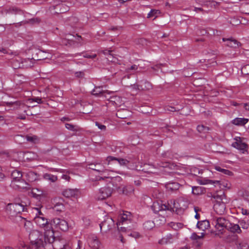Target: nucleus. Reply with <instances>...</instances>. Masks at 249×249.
Returning <instances> with one entry per match:
<instances>
[{"label": "nucleus", "instance_id": "1", "mask_svg": "<svg viewBox=\"0 0 249 249\" xmlns=\"http://www.w3.org/2000/svg\"><path fill=\"white\" fill-rule=\"evenodd\" d=\"M34 222L37 226L42 228L43 231V237L46 243L52 244L55 240L54 231L52 227V224L45 216L42 217H34Z\"/></svg>", "mask_w": 249, "mask_h": 249}, {"label": "nucleus", "instance_id": "2", "mask_svg": "<svg viewBox=\"0 0 249 249\" xmlns=\"http://www.w3.org/2000/svg\"><path fill=\"white\" fill-rule=\"evenodd\" d=\"M23 174L20 171L15 170L11 174V186L15 189H27L28 184L22 179Z\"/></svg>", "mask_w": 249, "mask_h": 249}, {"label": "nucleus", "instance_id": "3", "mask_svg": "<svg viewBox=\"0 0 249 249\" xmlns=\"http://www.w3.org/2000/svg\"><path fill=\"white\" fill-rule=\"evenodd\" d=\"M29 238L32 245L36 248H40L43 245L42 235L39 231L33 230L29 232Z\"/></svg>", "mask_w": 249, "mask_h": 249}, {"label": "nucleus", "instance_id": "4", "mask_svg": "<svg viewBox=\"0 0 249 249\" xmlns=\"http://www.w3.org/2000/svg\"><path fill=\"white\" fill-rule=\"evenodd\" d=\"M212 224L215 229L222 233V231L225 229H227L229 225V221L223 217L214 216L212 220Z\"/></svg>", "mask_w": 249, "mask_h": 249}, {"label": "nucleus", "instance_id": "5", "mask_svg": "<svg viewBox=\"0 0 249 249\" xmlns=\"http://www.w3.org/2000/svg\"><path fill=\"white\" fill-rule=\"evenodd\" d=\"M89 165L90 169L98 172L103 176L100 179H104L105 178H110L107 170L105 168L104 166L102 164L96 162L95 163H91Z\"/></svg>", "mask_w": 249, "mask_h": 249}, {"label": "nucleus", "instance_id": "6", "mask_svg": "<svg viewBox=\"0 0 249 249\" xmlns=\"http://www.w3.org/2000/svg\"><path fill=\"white\" fill-rule=\"evenodd\" d=\"M24 205L21 203H10L8 204L7 210L9 212V214L12 216H15L25 211Z\"/></svg>", "mask_w": 249, "mask_h": 249}, {"label": "nucleus", "instance_id": "7", "mask_svg": "<svg viewBox=\"0 0 249 249\" xmlns=\"http://www.w3.org/2000/svg\"><path fill=\"white\" fill-rule=\"evenodd\" d=\"M114 226V221L110 217H106L104 220L100 224L101 231L103 232H107Z\"/></svg>", "mask_w": 249, "mask_h": 249}, {"label": "nucleus", "instance_id": "8", "mask_svg": "<svg viewBox=\"0 0 249 249\" xmlns=\"http://www.w3.org/2000/svg\"><path fill=\"white\" fill-rule=\"evenodd\" d=\"M0 14L2 16L5 17L7 15H22L23 12L20 9L15 6H6L0 11Z\"/></svg>", "mask_w": 249, "mask_h": 249}, {"label": "nucleus", "instance_id": "9", "mask_svg": "<svg viewBox=\"0 0 249 249\" xmlns=\"http://www.w3.org/2000/svg\"><path fill=\"white\" fill-rule=\"evenodd\" d=\"M152 208L155 213L160 211L168 210L171 211L173 209L172 206L169 204L163 203L162 201H156L153 203Z\"/></svg>", "mask_w": 249, "mask_h": 249}, {"label": "nucleus", "instance_id": "10", "mask_svg": "<svg viewBox=\"0 0 249 249\" xmlns=\"http://www.w3.org/2000/svg\"><path fill=\"white\" fill-rule=\"evenodd\" d=\"M112 193V189L110 186H105L100 189L97 194L98 199H105L109 197Z\"/></svg>", "mask_w": 249, "mask_h": 249}, {"label": "nucleus", "instance_id": "11", "mask_svg": "<svg viewBox=\"0 0 249 249\" xmlns=\"http://www.w3.org/2000/svg\"><path fill=\"white\" fill-rule=\"evenodd\" d=\"M52 223L55 226L56 228L59 229L62 231H66L69 229L68 222L64 219L55 218L53 220Z\"/></svg>", "mask_w": 249, "mask_h": 249}, {"label": "nucleus", "instance_id": "12", "mask_svg": "<svg viewBox=\"0 0 249 249\" xmlns=\"http://www.w3.org/2000/svg\"><path fill=\"white\" fill-rule=\"evenodd\" d=\"M222 40L226 42V45L231 48H237L239 47L241 43L236 39L231 38H223Z\"/></svg>", "mask_w": 249, "mask_h": 249}, {"label": "nucleus", "instance_id": "13", "mask_svg": "<svg viewBox=\"0 0 249 249\" xmlns=\"http://www.w3.org/2000/svg\"><path fill=\"white\" fill-rule=\"evenodd\" d=\"M213 208L218 214H223L226 210V205L223 202L217 201L214 205Z\"/></svg>", "mask_w": 249, "mask_h": 249}, {"label": "nucleus", "instance_id": "14", "mask_svg": "<svg viewBox=\"0 0 249 249\" xmlns=\"http://www.w3.org/2000/svg\"><path fill=\"white\" fill-rule=\"evenodd\" d=\"M106 160L108 162V164H110L112 161H116L120 165L122 166L126 165L129 162V161L126 159L123 158H116L112 156L107 157Z\"/></svg>", "mask_w": 249, "mask_h": 249}, {"label": "nucleus", "instance_id": "15", "mask_svg": "<svg viewBox=\"0 0 249 249\" xmlns=\"http://www.w3.org/2000/svg\"><path fill=\"white\" fill-rule=\"evenodd\" d=\"M136 86L139 90H149L152 89L151 83L145 80L141 81Z\"/></svg>", "mask_w": 249, "mask_h": 249}, {"label": "nucleus", "instance_id": "16", "mask_svg": "<svg viewBox=\"0 0 249 249\" xmlns=\"http://www.w3.org/2000/svg\"><path fill=\"white\" fill-rule=\"evenodd\" d=\"M232 146L239 150H242L243 153H244V151H246L247 148V144L242 142L241 141L240 138H239L238 139H236V141L232 143Z\"/></svg>", "mask_w": 249, "mask_h": 249}, {"label": "nucleus", "instance_id": "17", "mask_svg": "<svg viewBox=\"0 0 249 249\" xmlns=\"http://www.w3.org/2000/svg\"><path fill=\"white\" fill-rule=\"evenodd\" d=\"M111 93L112 92L108 90H104L101 87H96L92 91V94L96 96H106V93L109 94Z\"/></svg>", "mask_w": 249, "mask_h": 249}, {"label": "nucleus", "instance_id": "18", "mask_svg": "<svg viewBox=\"0 0 249 249\" xmlns=\"http://www.w3.org/2000/svg\"><path fill=\"white\" fill-rule=\"evenodd\" d=\"M204 236V232L201 233L200 235H198L196 232H193L190 236V239L193 241H196L197 244L196 246L197 247H200L202 244V243L200 241V240L203 239Z\"/></svg>", "mask_w": 249, "mask_h": 249}, {"label": "nucleus", "instance_id": "19", "mask_svg": "<svg viewBox=\"0 0 249 249\" xmlns=\"http://www.w3.org/2000/svg\"><path fill=\"white\" fill-rule=\"evenodd\" d=\"M79 191L78 189H69L63 191V194L66 197H76L78 196Z\"/></svg>", "mask_w": 249, "mask_h": 249}, {"label": "nucleus", "instance_id": "20", "mask_svg": "<svg viewBox=\"0 0 249 249\" xmlns=\"http://www.w3.org/2000/svg\"><path fill=\"white\" fill-rule=\"evenodd\" d=\"M174 241V237L171 234H168L166 236L162 237L158 242L160 245H167L173 243Z\"/></svg>", "mask_w": 249, "mask_h": 249}, {"label": "nucleus", "instance_id": "21", "mask_svg": "<svg viewBox=\"0 0 249 249\" xmlns=\"http://www.w3.org/2000/svg\"><path fill=\"white\" fill-rule=\"evenodd\" d=\"M227 229L232 233H240L241 232L240 227L238 224L231 223L230 222Z\"/></svg>", "mask_w": 249, "mask_h": 249}, {"label": "nucleus", "instance_id": "22", "mask_svg": "<svg viewBox=\"0 0 249 249\" xmlns=\"http://www.w3.org/2000/svg\"><path fill=\"white\" fill-rule=\"evenodd\" d=\"M89 244L93 249H98L100 243L96 236H93L89 238Z\"/></svg>", "mask_w": 249, "mask_h": 249}, {"label": "nucleus", "instance_id": "23", "mask_svg": "<svg viewBox=\"0 0 249 249\" xmlns=\"http://www.w3.org/2000/svg\"><path fill=\"white\" fill-rule=\"evenodd\" d=\"M21 105V103L19 101L14 102H4L0 106H7L8 107H13V109H16Z\"/></svg>", "mask_w": 249, "mask_h": 249}, {"label": "nucleus", "instance_id": "24", "mask_svg": "<svg viewBox=\"0 0 249 249\" xmlns=\"http://www.w3.org/2000/svg\"><path fill=\"white\" fill-rule=\"evenodd\" d=\"M131 219V214L130 212H126L125 213H124L120 218L119 225H120V223H122V224L125 223H127V222L130 221Z\"/></svg>", "mask_w": 249, "mask_h": 249}, {"label": "nucleus", "instance_id": "25", "mask_svg": "<svg viewBox=\"0 0 249 249\" xmlns=\"http://www.w3.org/2000/svg\"><path fill=\"white\" fill-rule=\"evenodd\" d=\"M179 184L175 182H168L165 185L166 189L169 191H176L179 189Z\"/></svg>", "mask_w": 249, "mask_h": 249}, {"label": "nucleus", "instance_id": "26", "mask_svg": "<svg viewBox=\"0 0 249 249\" xmlns=\"http://www.w3.org/2000/svg\"><path fill=\"white\" fill-rule=\"evenodd\" d=\"M157 165L159 167H162L164 168H169L170 169H174L176 165L169 161H160V163H157Z\"/></svg>", "mask_w": 249, "mask_h": 249}, {"label": "nucleus", "instance_id": "27", "mask_svg": "<svg viewBox=\"0 0 249 249\" xmlns=\"http://www.w3.org/2000/svg\"><path fill=\"white\" fill-rule=\"evenodd\" d=\"M19 218L21 219V223L24 224V227L26 231L29 232H30V231H32V223L30 221H27L25 218H22L20 216Z\"/></svg>", "mask_w": 249, "mask_h": 249}, {"label": "nucleus", "instance_id": "28", "mask_svg": "<svg viewBox=\"0 0 249 249\" xmlns=\"http://www.w3.org/2000/svg\"><path fill=\"white\" fill-rule=\"evenodd\" d=\"M196 227L199 229L204 231L210 227L209 221L208 220L198 221L197 223Z\"/></svg>", "mask_w": 249, "mask_h": 249}, {"label": "nucleus", "instance_id": "29", "mask_svg": "<svg viewBox=\"0 0 249 249\" xmlns=\"http://www.w3.org/2000/svg\"><path fill=\"white\" fill-rule=\"evenodd\" d=\"M25 176L29 182H33L36 180L38 178V176L36 173L33 171H29L26 173Z\"/></svg>", "mask_w": 249, "mask_h": 249}, {"label": "nucleus", "instance_id": "30", "mask_svg": "<svg viewBox=\"0 0 249 249\" xmlns=\"http://www.w3.org/2000/svg\"><path fill=\"white\" fill-rule=\"evenodd\" d=\"M249 120L246 118H236L232 120V123L237 125H243L247 124Z\"/></svg>", "mask_w": 249, "mask_h": 249}, {"label": "nucleus", "instance_id": "31", "mask_svg": "<svg viewBox=\"0 0 249 249\" xmlns=\"http://www.w3.org/2000/svg\"><path fill=\"white\" fill-rule=\"evenodd\" d=\"M129 112L126 109H120L116 113V115L118 118L124 119L128 117Z\"/></svg>", "mask_w": 249, "mask_h": 249}, {"label": "nucleus", "instance_id": "32", "mask_svg": "<svg viewBox=\"0 0 249 249\" xmlns=\"http://www.w3.org/2000/svg\"><path fill=\"white\" fill-rule=\"evenodd\" d=\"M122 189V193L126 195H131L134 191L133 187L130 185L124 186Z\"/></svg>", "mask_w": 249, "mask_h": 249}, {"label": "nucleus", "instance_id": "33", "mask_svg": "<svg viewBox=\"0 0 249 249\" xmlns=\"http://www.w3.org/2000/svg\"><path fill=\"white\" fill-rule=\"evenodd\" d=\"M43 178L51 182H54L57 180V176L48 173L44 174Z\"/></svg>", "mask_w": 249, "mask_h": 249}, {"label": "nucleus", "instance_id": "34", "mask_svg": "<svg viewBox=\"0 0 249 249\" xmlns=\"http://www.w3.org/2000/svg\"><path fill=\"white\" fill-rule=\"evenodd\" d=\"M110 101L114 102L116 106H121V104H123L122 99L118 96H111Z\"/></svg>", "mask_w": 249, "mask_h": 249}, {"label": "nucleus", "instance_id": "35", "mask_svg": "<svg viewBox=\"0 0 249 249\" xmlns=\"http://www.w3.org/2000/svg\"><path fill=\"white\" fill-rule=\"evenodd\" d=\"M42 207H36L33 208V213L35 214V217H42L44 216V214L41 211V209Z\"/></svg>", "mask_w": 249, "mask_h": 249}, {"label": "nucleus", "instance_id": "36", "mask_svg": "<svg viewBox=\"0 0 249 249\" xmlns=\"http://www.w3.org/2000/svg\"><path fill=\"white\" fill-rule=\"evenodd\" d=\"M34 197L37 199L43 195V191L38 188H33L32 192Z\"/></svg>", "mask_w": 249, "mask_h": 249}, {"label": "nucleus", "instance_id": "37", "mask_svg": "<svg viewBox=\"0 0 249 249\" xmlns=\"http://www.w3.org/2000/svg\"><path fill=\"white\" fill-rule=\"evenodd\" d=\"M155 226L154 222L151 220L147 221L143 224V228L146 230H151Z\"/></svg>", "mask_w": 249, "mask_h": 249}, {"label": "nucleus", "instance_id": "38", "mask_svg": "<svg viewBox=\"0 0 249 249\" xmlns=\"http://www.w3.org/2000/svg\"><path fill=\"white\" fill-rule=\"evenodd\" d=\"M168 225L173 230L177 231L183 227V224L181 223L170 222L168 223Z\"/></svg>", "mask_w": 249, "mask_h": 249}, {"label": "nucleus", "instance_id": "39", "mask_svg": "<svg viewBox=\"0 0 249 249\" xmlns=\"http://www.w3.org/2000/svg\"><path fill=\"white\" fill-rule=\"evenodd\" d=\"M215 169L216 171L220 172L225 175H227L229 176H231L232 175V173L231 171L227 169L222 168L221 167L219 166H216L215 167Z\"/></svg>", "mask_w": 249, "mask_h": 249}, {"label": "nucleus", "instance_id": "40", "mask_svg": "<svg viewBox=\"0 0 249 249\" xmlns=\"http://www.w3.org/2000/svg\"><path fill=\"white\" fill-rule=\"evenodd\" d=\"M239 195L243 197V198L249 202V192L247 190H241L239 192Z\"/></svg>", "mask_w": 249, "mask_h": 249}, {"label": "nucleus", "instance_id": "41", "mask_svg": "<svg viewBox=\"0 0 249 249\" xmlns=\"http://www.w3.org/2000/svg\"><path fill=\"white\" fill-rule=\"evenodd\" d=\"M197 130L200 133H207L210 130V128L203 124H201L197 126Z\"/></svg>", "mask_w": 249, "mask_h": 249}, {"label": "nucleus", "instance_id": "42", "mask_svg": "<svg viewBox=\"0 0 249 249\" xmlns=\"http://www.w3.org/2000/svg\"><path fill=\"white\" fill-rule=\"evenodd\" d=\"M111 51L108 50H105L102 51V53L105 54L107 55V59L108 61H110L112 62H115V60H113V57L112 56V54L110 53Z\"/></svg>", "mask_w": 249, "mask_h": 249}, {"label": "nucleus", "instance_id": "43", "mask_svg": "<svg viewBox=\"0 0 249 249\" xmlns=\"http://www.w3.org/2000/svg\"><path fill=\"white\" fill-rule=\"evenodd\" d=\"M127 234L128 236H131L135 239L139 238L141 237L140 234L139 232H138L137 231H130V232L127 231Z\"/></svg>", "mask_w": 249, "mask_h": 249}, {"label": "nucleus", "instance_id": "44", "mask_svg": "<svg viewBox=\"0 0 249 249\" xmlns=\"http://www.w3.org/2000/svg\"><path fill=\"white\" fill-rule=\"evenodd\" d=\"M65 127L67 129L72 131H76L78 130V127L76 125L71 124L67 123L65 124Z\"/></svg>", "mask_w": 249, "mask_h": 249}, {"label": "nucleus", "instance_id": "45", "mask_svg": "<svg viewBox=\"0 0 249 249\" xmlns=\"http://www.w3.org/2000/svg\"><path fill=\"white\" fill-rule=\"evenodd\" d=\"M241 227L244 229H247L249 227V220H243L240 221Z\"/></svg>", "mask_w": 249, "mask_h": 249}, {"label": "nucleus", "instance_id": "46", "mask_svg": "<svg viewBox=\"0 0 249 249\" xmlns=\"http://www.w3.org/2000/svg\"><path fill=\"white\" fill-rule=\"evenodd\" d=\"M241 72L243 74H249V65L244 66L241 69Z\"/></svg>", "mask_w": 249, "mask_h": 249}, {"label": "nucleus", "instance_id": "47", "mask_svg": "<svg viewBox=\"0 0 249 249\" xmlns=\"http://www.w3.org/2000/svg\"><path fill=\"white\" fill-rule=\"evenodd\" d=\"M26 139L27 141L35 143L36 142L37 140V138L36 136H26Z\"/></svg>", "mask_w": 249, "mask_h": 249}, {"label": "nucleus", "instance_id": "48", "mask_svg": "<svg viewBox=\"0 0 249 249\" xmlns=\"http://www.w3.org/2000/svg\"><path fill=\"white\" fill-rule=\"evenodd\" d=\"M159 13L158 10L152 9L150 11V12L147 15V18H152L153 17H156L157 14Z\"/></svg>", "mask_w": 249, "mask_h": 249}, {"label": "nucleus", "instance_id": "49", "mask_svg": "<svg viewBox=\"0 0 249 249\" xmlns=\"http://www.w3.org/2000/svg\"><path fill=\"white\" fill-rule=\"evenodd\" d=\"M152 168H153L152 165L146 164L144 165V168L142 169V171L148 173H153V171L151 170Z\"/></svg>", "mask_w": 249, "mask_h": 249}, {"label": "nucleus", "instance_id": "50", "mask_svg": "<svg viewBox=\"0 0 249 249\" xmlns=\"http://www.w3.org/2000/svg\"><path fill=\"white\" fill-rule=\"evenodd\" d=\"M29 101L30 103H32L33 102H36L38 104H40L42 102L41 98L39 97H34L29 99Z\"/></svg>", "mask_w": 249, "mask_h": 249}, {"label": "nucleus", "instance_id": "51", "mask_svg": "<svg viewBox=\"0 0 249 249\" xmlns=\"http://www.w3.org/2000/svg\"><path fill=\"white\" fill-rule=\"evenodd\" d=\"M95 125L101 130L105 131L106 130V126L105 125L100 124L98 122H95Z\"/></svg>", "mask_w": 249, "mask_h": 249}, {"label": "nucleus", "instance_id": "52", "mask_svg": "<svg viewBox=\"0 0 249 249\" xmlns=\"http://www.w3.org/2000/svg\"><path fill=\"white\" fill-rule=\"evenodd\" d=\"M240 249H249V245L245 243H241L239 245Z\"/></svg>", "mask_w": 249, "mask_h": 249}, {"label": "nucleus", "instance_id": "53", "mask_svg": "<svg viewBox=\"0 0 249 249\" xmlns=\"http://www.w3.org/2000/svg\"><path fill=\"white\" fill-rule=\"evenodd\" d=\"M200 187H192V193L194 194L198 195L199 194V190Z\"/></svg>", "mask_w": 249, "mask_h": 249}, {"label": "nucleus", "instance_id": "54", "mask_svg": "<svg viewBox=\"0 0 249 249\" xmlns=\"http://www.w3.org/2000/svg\"><path fill=\"white\" fill-rule=\"evenodd\" d=\"M96 56H97V55L96 54H90L88 53H86L83 55V56L84 57L87 58H91V59L95 58L96 57Z\"/></svg>", "mask_w": 249, "mask_h": 249}, {"label": "nucleus", "instance_id": "55", "mask_svg": "<svg viewBox=\"0 0 249 249\" xmlns=\"http://www.w3.org/2000/svg\"><path fill=\"white\" fill-rule=\"evenodd\" d=\"M18 249H31L30 247L26 246L24 244H20L18 247Z\"/></svg>", "mask_w": 249, "mask_h": 249}, {"label": "nucleus", "instance_id": "56", "mask_svg": "<svg viewBox=\"0 0 249 249\" xmlns=\"http://www.w3.org/2000/svg\"><path fill=\"white\" fill-rule=\"evenodd\" d=\"M165 109L166 110L172 111V112H174V111H175L177 110V109H176V108L175 107H172V106H167L165 107Z\"/></svg>", "mask_w": 249, "mask_h": 249}, {"label": "nucleus", "instance_id": "57", "mask_svg": "<svg viewBox=\"0 0 249 249\" xmlns=\"http://www.w3.org/2000/svg\"><path fill=\"white\" fill-rule=\"evenodd\" d=\"M162 157L163 158H167L169 159H171L170 156V153L169 151L165 152L162 154Z\"/></svg>", "mask_w": 249, "mask_h": 249}, {"label": "nucleus", "instance_id": "58", "mask_svg": "<svg viewBox=\"0 0 249 249\" xmlns=\"http://www.w3.org/2000/svg\"><path fill=\"white\" fill-rule=\"evenodd\" d=\"M74 74L76 77H78V78L83 77L84 75L83 72H82V71L75 72Z\"/></svg>", "mask_w": 249, "mask_h": 249}, {"label": "nucleus", "instance_id": "59", "mask_svg": "<svg viewBox=\"0 0 249 249\" xmlns=\"http://www.w3.org/2000/svg\"><path fill=\"white\" fill-rule=\"evenodd\" d=\"M192 174H193L194 175H196L197 173L199 174L200 171L198 168H194L192 169Z\"/></svg>", "mask_w": 249, "mask_h": 249}, {"label": "nucleus", "instance_id": "60", "mask_svg": "<svg viewBox=\"0 0 249 249\" xmlns=\"http://www.w3.org/2000/svg\"><path fill=\"white\" fill-rule=\"evenodd\" d=\"M75 37L74 36L71 35H69L67 36L66 39L68 40V41H72L73 39V38Z\"/></svg>", "mask_w": 249, "mask_h": 249}, {"label": "nucleus", "instance_id": "61", "mask_svg": "<svg viewBox=\"0 0 249 249\" xmlns=\"http://www.w3.org/2000/svg\"><path fill=\"white\" fill-rule=\"evenodd\" d=\"M138 69V67L136 65H132L130 68L127 69V71L129 70H136Z\"/></svg>", "mask_w": 249, "mask_h": 249}, {"label": "nucleus", "instance_id": "62", "mask_svg": "<svg viewBox=\"0 0 249 249\" xmlns=\"http://www.w3.org/2000/svg\"><path fill=\"white\" fill-rule=\"evenodd\" d=\"M62 178L68 181H69L70 179V177L67 175H63Z\"/></svg>", "mask_w": 249, "mask_h": 249}, {"label": "nucleus", "instance_id": "63", "mask_svg": "<svg viewBox=\"0 0 249 249\" xmlns=\"http://www.w3.org/2000/svg\"><path fill=\"white\" fill-rule=\"evenodd\" d=\"M18 118L21 120H25L26 119V116L25 115H18Z\"/></svg>", "mask_w": 249, "mask_h": 249}, {"label": "nucleus", "instance_id": "64", "mask_svg": "<svg viewBox=\"0 0 249 249\" xmlns=\"http://www.w3.org/2000/svg\"><path fill=\"white\" fill-rule=\"evenodd\" d=\"M242 213L244 215H247L249 213V211L247 210L242 209Z\"/></svg>", "mask_w": 249, "mask_h": 249}]
</instances>
